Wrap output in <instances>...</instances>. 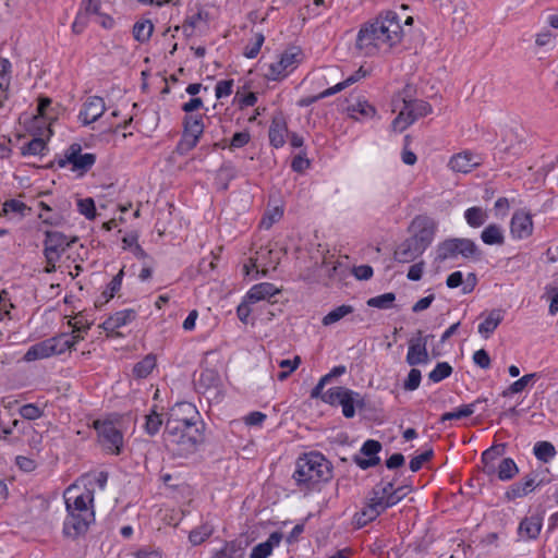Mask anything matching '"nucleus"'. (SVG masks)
Wrapping results in <instances>:
<instances>
[{
	"label": "nucleus",
	"instance_id": "f257e3e1",
	"mask_svg": "<svg viewBox=\"0 0 558 558\" xmlns=\"http://www.w3.org/2000/svg\"><path fill=\"white\" fill-rule=\"evenodd\" d=\"M402 37L403 27L398 13L386 11L361 26L356 48L365 56L386 53L400 44Z\"/></svg>",
	"mask_w": 558,
	"mask_h": 558
},
{
	"label": "nucleus",
	"instance_id": "f03ea898",
	"mask_svg": "<svg viewBox=\"0 0 558 558\" xmlns=\"http://www.w3.org/2000/svg\"><path fill=\"white\" fill-rule=\"evenodd\" d=\"M332 476L330 462L322 453H305L296 460L293 480L302 489H312Z\"/></svg>",
	"mask_w": 558,
	"mask_h": 558
},
{
	"label": "nucleus",
	"instance_id": "7ed1b4c3",
	"mask_svg": "<svg viewBox=\"0 0 558 558\" xmlns=\"http://www.w3.org/2000/svg\"><path fill=\"white\" fill-rule=\"evenodd\" d=\"M165 439L173 453L184 457L195 451L199 433L195 426L166 424Z\"/></svg>",
	"mask_w": 558,
	"mask_h": 558
},
{
	"label": "nucleus",
	"instance_id": "20e7f679",
	"mask_svg": "<svg viewBox=\"0 0 558 558\" xmlns=\"http://www.w3.org/2000/svg\"><path fill=\"white\" fill-rule=\"evenodd\" d=\"M322 400L330 405H340L347 418L355 415V409L365 407V400L361 393L342 386L329 388L322 396Z\"/></svg>",
	"mask_w": 558,
	"mask_h": 558
},
{
	"label": "nucleus",
	"instance_id": "39448f33",
	"mask_svg": "<svg viewBox=\"0 0 558 558\" xmlns=\"http://www.w3.org/2000/svg\"><path fill=\"white\" fill-rule=\"evenodd\" d=\"M476 252L477 247L470 239H448L437 245L435 262L440 265L456 260L459 256L470 258Z\"/></svg>",
	"mask_w": 558,
	"mask_h": 558
},
{
	"label": "nucleus",
	"instance_id": "423d86ee",
	"mask_svg": "<svg viewBox=\"0 0 558 558\" xmlns=\"http://www.w3.org/2000/svg\"><path fill=\"white\" fill-rule=\"evenodd\" d=\"M75 242V238H68L65 234L58 231H47L44 241V255L46 258V272L56 270L57 263L60 260L62 254Z\"/></svg>",
	"mask_w": 558,
	"mask_h": 558
},
{
	"label": "nucleus",
	"instance_id": "0eeeda50",
	"mask_svg": "<svg viewBox=\"0 0 558 558\" xmlns=\"http://www.w3.org/2000/svg\"><path fill=\"white\" fill-rule=\"evenodd\" d=\"M432 111V106L425 100H403V107L392 121L391 128L393 131L401 133L417 119L428 116Z\"/></svg>",
	"mask_w": 558,
	"mask_h": 558
},
{
	"label": "nucleus",
	"instance_id": "6e6552de",
	"mask_svg": "<svg viewBox=\"0 0 558 558\" xmlns=\"http://www.w3.org/2000/svg\"><path fill=\"white\" fill-rule=\"evenodd\" d=\"M499 456L500 452L496 447L488 448L482 453L484 472L488 475L496 473L497 477L502 482L510 481L519 473V468L511 458H504L495 465L494 461Z\"/></svg>",
	"mask_w": 558,
	"mask_h": 558
},
{
	"label": "nucleus",
	"instance_id": "1a4fd4ad",
	"mask_svg": "<svg viewBox=\"0 0 558 558\" xmlns=\"http://www.w3.org/2000/svg\"><path fill=\"white\" fill-rule=\"evenodd\" d=\"M437 228L435 219L427 215H418L409 226V238L426 251L435 240Z\"/></svg>",
	"mask_w": 558,
	"mask_h": 558
},
{
	"label": "nucleus",
	"instance_id": "9d476101",
	"mask_svg": "<svg viewBox=\"0 0 558 558\" xmlns=\"http://www.w3.org/2000/svg\"><path fill=\"white\" fill-rule=\"evenodd\" d=\"M94 428L98 434L101 447L111 454H120L123 448V435L121 430L110 421L96 420Z\"/></svg>",
	"mask_w": 558,
	"mask_h": 558
},
{
	"label": "nucleus",
	"instance_id": "9b49d317",
	"mask_svg": "<svg viewBox=\"0 0 558 558\" xmlns=\"http://www.w3.org/2000/svg\"><path fill=\"white\" fill-rule=\"evenodd\" d=\"M96 156L90 153L82 154L80 144H72L64 151L63 158L58 161L59 167L65 168L71 165V170L78 175L85 174L95 163Z\"/></svg>",
	"mask_w": 558,
	"mask_h": 558
},
{
	"label": "nucleus",
	"instance_id": "f8f14e48",
	"mask_svg": "<svg viewBox=\"0 0 558 558\" xmlns=\"http://www.w3.org/2000/svg\"><path fill=\"white\" fill-rule=\"evenodd\" d=\"M299 63V50L290 48L281 53L279 60L268 64L265 77L268 81H280L287 77Z\"/></svg>",
	"mask_w": 558,
	"mask_h": 558
},
{
	"label": "nucleus",
	"instance_id": "ddd939ff",
	"mask_svg": "<svg viewBox=\"0 0 558 558\" xmlns=\"http://www.w3.org/2000/svg\"><path fill=\"white\" fill-rule=\"evenodd\" d=\"M204 132V122L202 114H187L184 118V133L179 144L181 151L193 149Z\"/></svg>",
	"mask_w": 558,
	"mask_h": 558
},
{
	"label": "nucleus",
	"instance_id": "4468645a",
	"mask_svg": "<svg viewBox=\"0 0 558 558\" xmlns=\"http://www.w3.org/2000/svg\"><path fill=\"white\" fill-rule=\"evenodd\" d=\"M384 496L385 489H380L379 486L374 488L372 497L368 499L366 506L355 515L359 526L366 525L388 509Z\"/></svg>",
	"mask_w": 558,
	"mask_h": 558
},
{
	"label": "nucleus",
	"instance_id": "2eb2a0df",
	"mask_svg": "<svg viewBox=\"0 0 558 558\" xmlns=\"http://www.w3.org/2000/svg\"><path fill=\"white\" fill-rule=\"evenodd\" d=\"M94 512H73L68 511V517L63 523V533L72 538H76L87 532L90 523L94 521Z\"/></svg>",
	"mask_w": 558,
	"mask_h": 558
},
{
	"label": "nucleus",
	"instance_id": "dca6fc26",
	"mask_svg": "<svg viewBox=\"0 0 558 558\" xmlns=\"http://www.w3.org/2000/svg\"><path fill=\"white\" fill-rule=\"evenodd\" d=\"M534 231L533 217L525 209H518L513 213L510 220V235L513 240L520 241L529 239Z\"/></svg>",
	"mask_w": 558,
	"mask_h": 558
},
{
	"label": "nucleus",
	"instance_id": "f3484780",
	"mask_svg": "<svg viewBox=\"0 0 558 558\" xmlns=\"http://www.w3.org/2000/svg\"><path fill=\"white\" fill-rule=\"evenodd\" d=\"M198 417L199 414L194 404L191 402H178L170 409L166 424L196 426Z\"/></svg>",
	"mask_w": 558,
	"mask_h": 558
},
{
	"label": "nucleus",
	"instance_id": "a211bd4d",
	"mask_svg": "<svg viewBox=\"0 0 558 558\" xmlns=\"http://www.w3.org/2000/svg\"><path fill=\"white\" fill-rule=\"evenodd\" d=\"M365 76H366V71H364L362 68H360L354 74H351L342 82H339L336 85H333L332 87H329V88L323 90L318 95L302 97L301 99L298 100V106L299 107H308L319 99L327 98L329 96H332V95L343 90L344 88L359 82L361 78H363Z\"/></svg>",
	"mask_w": 558,
	"mask_h": 558
},
{
	"label": "nucleus",
	"instance_id": "6ab92c4d",
	"mask_svg": "<svg viewBox=\"0 0 558 558\" xmlns=\"http://www.w3.org/2000/svg\"><path fill=\"white\" fill-rule=\"evenodd\" d=\"M274 252L271 250L262 248L256 252V257L251 258V265H244L245 274L251 276L253 271L256 275L262 274L266 276L269 270H275L278 265V257L272 258ZM257 276H253L256 278Z\"/></svg>",
	"mask_w": 558,
	"mask_h": 558
},
{
	"label": "nucleus",
	"instance_id": "aec40b11",
	"mask_svg": "<svg viewBox=\"0 0 558 558\" xmlns=\"http://www.w3.org/2000/svg\"><path fill=\"white\" fill-rule=\"evenodd\" d=\"M73 488H69L65 493V506L66 511L73 512H94V490L92 488H85L83 492L76 495H72Z\"/></svg>",
	"mask_w": 558,
	"mask_h": 558
},
{
	"label": "nucleus",
	"instance_id": "412c9836",
	"mask_svg": "<svg viewBox=\"0 0 558 558\" xmlns=\"http://www.w3.org/2000/svg\"><path fill=\"white\" fill-rule=\"evenodd\" d=\"M106 111L104 98L99 96H89L85 99L78 112V120L84 125H89L97 121Z\"/></svg>",
	"mask_w": 558,
	"mask_h": 558
},
{
	"label": "nucleus",
	"instance_id": "4be33fe9",
	"mask_svg": "<svg viewBox=\"0 0 558 558\" xmlns=\"http://www.w3.org/2000/svg\"><path fill=\"white\" fill-rule=\"evenodd\" d=\"M482 163L480 155L464 150L453 155L449 160V168L456 172L468 173Z\"/></svg>",
	"mask_w": 558,
	"mask_h": 558
},
{
	"label": "nucleus",
	"instance_id": "5701e85b",
	"mask_svg": "<svg viewBox=\"0 0 558 558\" xmlns=\"http://www.w3.org/2000/svg\"><path fill=\"white\" fill-rule=\"evenodd\" d=\"M137 317V312L133 308H125L113 313L109 316L100 327L107 333H113L119 328L130 325Z\"/></svg>",
	"mask_w": 558,
	"mask_h": 558
},
{
	"label": "nucleus",
	"instance_id": "b1692460",
	"mask_svg": "<svg viewBox=\"0 0 558 558\" xmlns=\"http://www.w3.org/2000/svg\"><path fill=\"white\" fill-rule=\"evenodd\" d=\"M426 338H413L409 342L405 361L410 366L427 364L429 361Z\"/></svg>",
	"mask_w": 558,
	"mask_h": 558
},
{
	"label": "nucleus",
	"instance_id": "393cba45",
	"mask_svg": "<svg viewBox=\"0 0 558 558\" xmlns=\"http://www.w3.org/2000/svg\"><path fill=\"white\" fill-rule=\"evenodd\" d=\"M381 450V445L379 441L374 439L366 440L360 450V452L366 458H362L356 456L354 458V462L362 469L367 470L372 466H375L379 463L378 452Z\"/></svg>",
	"mask_w": 558,
	"mask_h": 558
},
{
	"label": "nucleus",
	"instance_id": "a878e982",
	"mask_svg": "<svg viewBox=\"0 0 558 558\" xmlns=\"http://www.w3.org/2000/svg\"><path fill=\"white\" fill-rule=\"evenodd\" d=\"M347 112L357 121H367L376 116L375 107L363 97L352 98L347 106Z\"/></svg>",
	"mask_w": 558,
	"mask_h": 558
},
{
	"label": "nucleus",
	"instance_id": "bb28decb",
	"mask_svg": "<svg viewBox=\"0 0 558 558\" xmlns=\"http://www.w3.org/2000/svg\"><path fill=\"white\" fill-rule=\"evenodd\" d=\"M35 137L28 143L21 147V154L23 156H43L47 149L46 141L44 137L49 138L52 136V130L45 128L44 130L36 129Z\"/></svg>",
	"mask_w": 558,
	"mask_h": 558
},
{
	"label": "nucleus",
	"instance_id": "cd10ccee",
	"mask_svg": "<svg viewBox=\"0 0 558 558\" xmlns=\"http://www.w3.org/2000/svg\"><path fill=\"white\" fill-rule=\"evenodd\" d=\"M51 99L47 97L39 98L37 106V113L33 119V128L44 130L45 128L51 129L52 121L56 120V113L51 107Z\"/></svg>",
	"mask_w": 558,
	"mask_h": 558
},
{
	"label": "nucleus",
	"instance_id": "c85d7f7f",
	"mask_svg": "<svg viewBox=\"0 0 558 558\" xmlns=\"http://www.w3.org/2000/svg\"><path fill=\"white\" fill-rule=\"evenodd\" d=\"M425 250L410 238L401 242L395 250L393 257L398 263H412L417 259Z\"/></svg>",
	"mask_w": 558,
	"mask_h": 558
},
{
	"label": "nucleus",
	"instance_id": "c756f323",
	"mask_svg": "<svg viewBox=\"0 0 558 558\" xmlns=\"http://www.w3.org/2000/svg\"><path fill=\"white\" fill-rule=\"evenodd\" d=\"M83 339L81 335L60 333L48 339L51 355H61L75 348L76 343Z\"/></svg>",
	"mask_w": 558,
	"mask_h": 558
},
{
	"label": "nucleus",
	"instance_id": "7c9ffc66",
	"mask_svg": "<svg viewBox=\"0 0 558 558\" xmlns=\"http://www.w3.org/2000/svg\"><path fill=\"white\" fill-rule=\"evenodd\" d=\"M537 486H538V483L536 482V476L529 474V475L524 476L522 478V481L517 482V483L512 484L511 486H509L505 493V497L507 500L512 501L518 498L527 496Z\"/></svg>",
	"mask_w": 558,
	"mask_h": 558
},
{
	"label": "nucleus",
	"instance_id": "2f4dec72",
	"mask_svg": "<svg viewBox=\"0 0 558 558\" xmlns=\"http://www.w3.org/2000/svg\"><path fill=\"white\" fill-rule=\"evenodd\" d=\"M288 126L282 116L274 117L269 126V143L275 148H281L287 141Z\"/></svg>",
	"mask_w": 558,
	"mask_h": 558
},
{
	"label": "nucleus",
	"instance_id": "473e14b6",
	"mask_svg": "<svg viewBox=\"0 0 558 558\" xmlns=\"http://www.w3.org/2000/svg\"><path fill=\"white\" fill-rule=\"evenodd\" d=\"M279 292L280 290L275 284L270 282H262L254 284L245 295L248 302H253L255 304L259 301H268Z\"/></svg>",
	"mask_w": 558,
	"mask_h": 558
},
{
	"label": "nucleus",
	"instance_id": "72a5a7b5",
	"mask_svg": "<svg viewBox=\"0 0 558 558\" xmlns=\"http://www.w3.org/2000/svg\"><path fill=\"white\" fill-rule=\"evenodd\" d=\"M246 545L242 541L226 542L221 548L214 549L210 558H244Z\"/></svg>",
	"mask_w": 558,
	"mask_h": 558
},
{
	"label": "nucleus",
	"instance_id": "f704fd0d",
	"mask_svg": "<svg viewBox=\"0 0 558 558\" xmlns=\"http://www.w3.org/2000/svg\"><path fill=\"white\" fill-rule=\"evenodd\" d=\"M542 526L543 517L539 514H532L520 522L518 532L522 538L534 539L539 535Z\"/></svg>",
	"mask_w": 558,
	"mask_h": 558
},
{
	"label": "nucleus",
	"instance_id": "c9c22d12",
	"mask_svg": "<svg viewBox=\"0 0 558 558\" xmlns=\"http://www.w3.org/2000/svg\"><path fill=\"white\" fill-rule=\"evenodd\" d=\"M32 213V208L28 207L25 203L12 198L7 199L2 204V208L0 210V216H5L9 219L22 220L24 217Z\"/></svg>",
	"mask_w": 558,
	"mask_h": 558
},
{
	"label": "nucleus",
	"instance_id": "e433bc0d",
	"mask_svg": "<svg viewBox=\"0 0 558 558\" xmlns=\"http://www.w3.org/2000/svg\"><path fill=\"white\" fill-rule=\"evenodd\" d=\"M281 541L282 534L280 532H272L267 541L253 547L250 558H268L274 548L280 545Z\"/></svg>",
	"mask_w": 558,
	"mask_h": 558
},
{
	"label": "nucleus",
	"instance_id": "4c0bfd02",
	"mask_svg": "<svg viewBox=\"0 0 558 558\" xmlns=\"http://www.w3.org/2000/svg\"><path fill=\"white\" fill-rule=\"evenodd\" d=\"M502 320L504 311L499 308L493 310L478 325L477 331L483 338L488 339Z\"/></svg>",
	"mask_w": 558,
	"mask_h": 558
},
{
	"label": "nucleus",
	"instance_id": "58836bf2",
	"mask_svg": "<svg viewBox=\"0 0 558 558\" xmlns=\"http://www.w3.org/2000/svg\"><path fill=\"white\" fill-rule=\"evenodd\" d=\"M481 402H482L481 399H476L472 403L462 404L453 411L446 412L440 416L439 422L445 423V422L451 421V420H461L464 417H469L472 414H474V412L476 411L477 404Z\"/></svg>",
	"mask_w": 558,
	"mask_h": 558
},
{
	"label": "nucleus",
	"instance_id": "ea45409f",
	"mask_svg": "<svg viewBox=\"0 0 558 558\" xmlns=\"http://www.w3.org/2000/svg\"><path fill=\"white\" fill-rule=\"evenodd\" d=\"M51 351L48 339L37 342L28 348L23 356L25 362H33L51 357Z\"/></svg>",
	"mask_w": 558,
	"mask_h": 558
},
{
	"label": "nucleus",
	"instance_id": "a19ab883",
	"mask_svg": "<svg viewBox=\"0 0 558 558\" xmlns=\"http://www.w3.org/2000/svg\"><path fill=\"white\" fill-rule=\"evenodd\" d=\"M11 80V62L8 59H0V108L8 99V88Z\"/></svg>",
	"mask_w": 558,
	"mask_h": 558
},
{
	"label": "nucleus",
	"instance_id": "79ce46f5",
	"mask_svg": "<svg viewBox=\"0 0 558 558\" xmlns=\"http://www.w3.org/2000/svg\"><path fill=\"white\" fill-rule=\"evenodd\" d=\"M481 239L487 245H501L505 242L501 227L495 223L487 226L482 231Z\"/></svg>",
	"mask_w": 558,
	"mask_h": 558
},
{
	"label": "nucleus",
	"instance_id": "37998d69",
	"mask_svg": "<svg viewBox=\"0 0 558 558\" xmlns=\"http://www.w3.org/2000/svg\"><path fill=\"white\" fill-rule=\"evenodd\" d=\"M537 378L536 373H531L522 376L518 380L513 381L504 392V397L513 396L517 393L522 392L524 389H526L529 386H532L534 384V380Z\"/></svg>",
	"mask_w": 558,
	"mask_h": 558
},
{
	"label": "nucleus",
	"instance_id": "c03bdc74",
	"mask_svg": "<svg viewBox=\"0 0 558 558\" xmlns=\"http://www.w3.org/2000/svg\"><path fill=\"white\" fill-rule=\"evenodd\" d=\"M156 367V357L153 354L146 355L133 367V375L135 378H146Z\"/></svg>",
	"mask_w": 558,
	"mask_h": 558
},
{
	"label": "nucleus",
	"instance_id": "a18cd8bd",
	"mask_svg": "<svg viewBox=\"0 0 558 558\" xmlns=\"http://www.w3.org/2000/svg\"><path fill=\"white\" fill-rule=\"evenodd\" d=\"M464 218L470 227L478 228L485 223L488 216L483 208L474 206L464 211Z\"/></svg>",
	"mask_w": 558,
	"mask_h": 558
},
{
	"label": "nucleus",
	"instance_id": "49530a36",
	"mask_svg": "<svg viewBox=\"0 0 558 558\" xmlns=\"http://www.w3.org/2000/svg\"><path fill=\"white\" fill-rule=\"evenodd\" d=\"M154 32V24L150 20L137 21L133 26V36L140 43L148 41Z\"/></svg>",
	"mask_w": 558,
	"mask_h": 558
},
{
	"label": "nucleus",
	"instance_id": "de8ad7c7",
	"mask_svg": "<svg viewBox=\"0 0 558 558\" xmlns=\"http://www.w3.org/2000/svg\"><path fill=\"white\" fill-rule=\"evenodd\" d=\"M124 271L121 269L101 292V302H109L121 289Z\"/></svg>",
	"mask_w": 558,
	"mask_h": 558
},
{
	"label": "nucleus",
	"instance_id": "09e8293b",
	"mask_svg": "<svg viewBox=\"0 0 558 558\" xmlns=\"http://www.w3.org/2000/svg\"><path fill=\"white\" fill-rule=\"evenodd\" d=\"M533 452L537 460L542 462H549L556 456V449L549 441H537L534 445Z\"/></svg>",
	"mask_w": 558,
	"mask_h": 558
},
{
	"label": "nucleus",
	"instance_id": "8fccbe9b",
	"mask_svg": "<svg viewBox=\"0 0 558 558\" xmlns=\"http://www.w3.org/2000/svg\"><path fill=\"white\" fill-rule=\"evenodd\" d=\"M81 481L84 483L85 488H92L94 490V486H98L100 490H104L107 486L108 473L100 471L86 474L82 476Z\"/></svg>",
	"mask_w": 558,
	"mask_h": 558
},
{
	"label": "nucleus",
	"instance_id": "3c124183",
	"mask_svg": "<svg viewBox=\"0 0 558 558\" xmlns=\"http://www.w3.org/2000/svg\"><path fill=\"white\" fill-rule=\"evenodd\" d=\"M213 533L214 527L208 523H204L190 532L189 541L194 546L201 545L207 538H209L213 535Z\"/></svg>",
	"mask_w": 558,
	"mask_h": 558
},
{
	"label": "nucleus",
	"instance_id": "603ef678",
	"mask_svg": "<svg viewBox=\"0 0 558 558\" xmlns=\"http://www.w3.org/2000/svg\"><path fill=\"white\" fill-rule=\"evenodd\" d=\"M352 312H353V306L347 305V304L340 305V306L333 308L332 311H330L327 315H325L322 323L324 326H330V325L339 322L347 315L351 314Z\"/></svg>",
	"mask_w": 558,
	"mask_h": 558
},
{
	"label": "nucleus",
	"instance_id": "864d4df0",
	"mask_svg": "<svg viewBox=\"0 0 558 558\" xmlns=\"http://www.w3.org/2000/svg\"><path fill=\"white\" fill-rule=\"evenodd\" d=\"M396 301V294L392 292H387L380 295L373 296L367 300V305L369 307H375L379 310H388L393 306Z\"/></svg>",
	"mask_w": 558,
	"mask_h": 558
},
{
	"label": "nucleus",
	"instance_id": "5fc2aeb1",
	"mask_svg": "<svg viewBox=\"0 0 558 558\" xmlns=\"http://www.w3.org/2000/svg\"><path fill=\"white\" fill-rule=\"evenodd\" d=\"M235 178V169L231 163H223L217 171V183L222 190H227L229 182Z\"/></svg>",
	"mask_w": 558,
	"mask_h": 558
},
{
	"label": "nucleus",
	"instance_id": "6e6d98bb",
	"mask_svg": "<svg viewBox=\"0 0 558 558\" xmlns=\"http://www.w3.org/2000/svg\"><path fill=\"white\" fill-rule=\"evenodd\" d=\"M162 425V418L159 413L153 410L145 416L144 429L149 436H155L159 433Z\"/></svg>",
	"mask_w": 558,
	"mask_h": 558
},
{
	"label": "nucleus",
	"instance_id": "4d7b16f0",
	"mask_svg": "<svg viewBox=\"0 0 558 558\" xmlns=\"http://www.w3.org/2000/svg\"><path fill=\"white\" fill-rule=\"evenodd\" d=\"M452 373V367L447 362H439L436 364L434 369L428 374V379L432 383H440L448 378Z\"/></svg>",
	"mask_w": 558,
	"mask_h": 558
},
{
	"label": "nucleus",
	"instance_id": "13d9d810",
	"mask_svg": "<svg viewBox=\"0 0 558 558\" xmlns=\"http://www.w3.org/2000/svg\"><path fill=\"white\" fill-rule=\"evenodd\" d=\"M282 216H283V209L279 206L268 209L264 214V216L260 220L259 227L265 230H268L272 227L274 223L279 221Z\"/></svg>",
	"mask_w": 558,
	"mask_h": 558
},
{
	"label": "nucleus",
	"instance_id": "bf43d9fd",
	"mask_svg": "<svg viewBox=\"0 0 558 558\" xmlns=\"http://www.w3.org/2000/svg\"><path fill=\"white\" fill-rule=\"evenodd\" d=\"M301 363V357L295 356L293 360H280L278 362L279 367L283 368L282 372L278 373L277 377L279 380H284L289 375L294 372Z\"/></svg>",
	"mask_w": 558,
	"mask_h": 558
},
{
	"label": "nucleus",
	"instance_id": "052dcab7",
	"mask_svg": "<svg viewBox=\"0 0 558 558\" xmlns=\"http://www.w3.org/2000/svg\"><path fill=\"white\" fill-rule=\"evenodd\" d=\"M19 413L23 418L34 421L44 415V410L35 403H27L20 408Z\"/></svg>",
	"mask_w": 558,
	"mask_h": 558
},
{
	"label": "nucleus",
	"instance_id": "680f3d73",
	"mask_svg": "<svg viewBox=\"0 0 558 558\" xmlns=\"http://www.w3.org/2000/svg\"><path fill=\"white\" fill-rule=\"evenodd\" d=\"M380 489H385V502L387 504V508H390L397 505L401 499L402 495H399L401 489H395L392 483H387L385 485L379 486Z\"/></svg>",
	"mask_w": 558,
	"mask_h": 558
},
{
	"label": "nucleus",
	"instance_id": "e2e57ef3",
	"mask_svg": "<svg viewBox=\"0 0 558 558\" xmlns=\"http://www.w3.org/2000/svg\"><path fill=\"white\" fill-rule=\"evenodd\" d=\"M264 41V35L262 33H256L253 37V40L245 48V57H247L248 59L255 58L259 53Z\"/></svg>",
	"mask_w": 558,
	"mask_h": 558
},
{
	"label": "nucleus",
	"instance_id": "0e129e2a",
	"mask_svg": "<svg viewBox=\"0 0 558 558\" xmlns=\"http://www.w3.org/2000/svg\"><path fill=\"white\" fill-rule=\"evenodd\" d=\"M69 325L73 328L71 335H80L87 332L92 326V323H89L83 315H78L69 320Z\"/></svg>",
	"mask_w": 558,
	"mask_h": 558
},
{
	"label": "nucleus",
	"instance_id": "69168bd1",
	"mask_svg": "<svg viewBox=\"0 0 558 558\" xmlns=\"http://www.w3.org/2000/svg\"><path fill=\"white\" fill-rule=\"evenodd\" d=\"M78 211L87 219H94L96 216V207L93 198H83L77 201Z\"/></svg>",
	"mask_w": 558,
	"mask_h": 558
},
{
	"label": "nucleus",
	"instance_id": "338daca9",
	"mask_svg": "<svg viewBox=\"0 0 558 558\" xmlns=\"http://www.w3.org/2000/svg\"><path fill=\"white\" fill-rule=\"evenodd\" d=\"M433 457V449H427L424 452L413 457L410 460L409 466L412 472H417L421 470L423 464L428 461Z\"/></svg>",
	"mask_w": 558,
	"mask_h": 558
},
{
	"label": "nucleus",
	"instance_id": "774afa93",
	"mask_svg": "<svg viewBox=\"0 0 558 558\" xmlns=\"http://www.w3.org/2000/svg\"><path fill=\"white\" fill-rule=\"evenodd\" d=\"M233 80H222L217 82L215 96L217 99L229 97L232 94Z\"/></svg>",
	"mask_w": 558,
	"mask_h": 558
}]
</instances>
